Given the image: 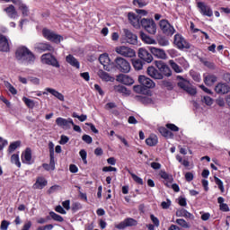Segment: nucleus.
<instances>
[{"label":"nucleus","instance_id":"60","mask_svg":"<svg viewBox=\"0 0 230 230\" xmlns=\"http://www.w3.org/2000/svg\"><path fill=\"white\" fill-rule=\"evenodd\" d=\"M8 226H10V222H8L6 220H3L2 223H1L0 229L8 230Z\"/></svg>","mask_w":230,"mask_h":230},{"label":"nucleus","instance_id":"62","mask_svg":"<svg viewBox=\"0 0 230 230\" xmlns=\"http://www.w3.org/2000/svg\"><path fill=\"white\" fill-rule=\"evenodd\" d=\"M190 75L195 82H200V74L192 72V73H190Z\"/></svg>","mask_w":230,"mask_h":230},{"label":"nucleus","instance_id":"2","mask_svg":"<svg viewBox=\"0 0 230 230\" xmlns=\"http://www.w3.org/2000/svg\"><path fill=\"white\" fill-rule=\"evenodd\" d=\"M140 26H142L147 33H150V35H155V33H157V25L154 19L143 18L140 20Z\"/></svg>","mask_w":230,"mask_h":230},{"label":"nucleus","instance_id":"15","mask_svg":"<svg viewBox=\"0 0 230 230\" xmlns=\"http://www.w3.org/2000/svg\"><path fill=\"white\" fill-rule=\"evenodd\" d=\"M138 82L142 86L146 87V89H154V87H155V83L152 81V79L145 75H140L138 77Z\"/></svg>","mask_w":230,"mask_h":230},{"label":"nucleus","instance_id":"50","mask_svg":"<svg viewBox=\"0 0 230 230\" xmlns=\"http://www.w3.org/2000/svg\"><path fill=\"white\" fill-rule=\"evenodd\" d=\"M158 44L160 46H170V41L166 38L161 37L158 39Z\"/></svg>","mask_w":230,"mask_h":230},{"label":"nucleus","instance_id":"44","mask_svg":"<svg viewBox=\"0 0 230 230\" xmlns=\"http://www.w3.org/2000/svg\"><path fill=\"white\" fill-rule=\"evenodd\" d=\"M17 4H20V10L22 11V15L24 17H28V13H29L28 6H26V4H21V0H20V3H17Z\"/></svg>","mask_w":230,"mask_h":230},{"label":"nucleus","instance_id":"59","mask_svg":"<svg viewBox=\"0 0 230 230\" xmlns=\"http://www.w3.org/2000/svg\"><path fill=\"white\" fill-rule=\"evenodd\" d=\"M219 209H220V211H224L225 213H227L230 211L229 206H227V204H226V203L219 205Z\"/></svg>","mask_w":230,"mask_h":230},{"label":"nucleus","instance_id":"37","mask_svg":"<svg viewBox=\"0 0 230 230\" xmlns=\"http://www.w3.org/2000/svg\"><path fill=\"white\" fill-rule=\"evenodd\" d=\"M157 141L158 140L156 136L149 137L146 139V143L148 145V146H155V145H157Z\"/></svg>","mask_w":230,"mask_h":230},{"label":"nucleus","instance_id":"19","mask_svg":"<svg viewBox=\"0 0 230 230\" xmlns=\"http://www.w3.org/2000/svg\"><path fill=\"white\" fill-rule=\"evenodd\" d=\"M149 50L151 51L152 55H154L157 58H161L162 60H166L167 56H166V52H164V49H157L155 47H149Z\"/></svg>","mask_w":230,"mask_h":230},{"label":"nucleus","instance_id":"30","mask_svg":"<svg viewBox=\"0 0 230 230\" xmlns=\"http://www.w3.org/2000/svg\"><path fill=\"white\" fill-rule=\"evenodd\" d=\"M45 91H47V93H49L50 94H52V96H54L55 98H57L60 102H64V100H65L64 99V94H62L58 91H57L53 88H46Z\"/></svg>","mask_w":230,"mask_h":230},{"label":"nucleus","instance_id":"39","mask_svg":"<svg viewBox=\"0 0 230 230\" xmlns=\"http://www.w3.org/2000/svg\"><path fill=\"white\" fill-rule=\"evenodd\" d=\"M11 163L15 164L18 168H21V161L19 160V155L13 154L11 156Z\"/></svg>","mask_w":230,"mask_h":230},{"label":"nucleus","instance_id":"27","mask_svg":"<svg viewBox=\"0 0 230 230\" xmlns=\"http://www.w3.org/2000/svg\"><path fill=\"white\" fill-rule=\"evenodd\" d=\"M176 217H184V218H189V220H193L195 218V216H193V214L190 213L184 208H178L176 210Z\"/></svg>","mask_w":230,"mask_h":230},{"label":"nucleus","instance_id":"10","mask_svg":"<svg viewBox=\"0 0 230 230\" xmlns=\"http://www.w3.org/2000/svg\"><path fill=\"white\" fill-rule=\"evenodd\" d=\"M178 86L188 93V94H190V96H195L197 94V89L193 88V86H191V84L187 80L182 79L178 83Z\"/></svg>","mask_w":230,"mask_h":230},{"label":"nucleus","instance_id":"46","mask_svg":"<svg viewBox=\"0 0 230 230\" xmlns=\"http://www.w3.org/2000/svg\"><path fill=\"white\" fill-rule=\"evenodd\" d=\"M4 85L8 89L9 93H11V94H13V95L17 94V89H15V87H13L12 84L5 82Z\"/></svg>","mask_w":230,"mask_h":230},{"label":"nucleus","instance_id":"38","mask_svg":"<svg viewBox=\"0 0 230 230\" xmlns=\"http://www.w3.org/2000/svg\"><path fill=\"white\" fill-rule=\"evenodd\" d=\"M132 64L136 71H141V69H143V61H141V59H135Z\"/></svg>","mask_w":230,"mask_h":230},{"label":"nucleus","instance_id":"14","mask_svg":"<svg viewBox=\"0 0 230 230\" xmlns=\"http://www.w3.org/2000/svg\"><path fill=\"white\" fill-rule=\"evenodd\" d=\"M138 57L141 58V60H144V62H147V64H150L154 60V57H152V54L146 50V49H138Z\"/></svg>","mask_w":230,"mask_h":230},{"label":"nucleus","instance_id":"9","mask_svg":"<svg viewBox=\"0 0 230 230\" xmlns=\"http://www.w3.org/2000/svg\"><path fill=\"white\" fill-rule=\"evenodd\" d=\"M174 44L178 49H190V43L181 34L174 35Z\"/></svg>","mask_w":230,"mask_h":230},{"label":"nucleus","instance_id":"41","mask_svg":"<svg viewBox=\"0 0 230 230\" xmlns=\"http://www.w3.org/2000/svg\"><path fill=\"white\" fill-rule=\"evenodd\" d=\"M99 76L100 78H102V80H104L105 82H111L112 80V77L110 76L107 72L100 71Z\"/></svg>","mask_w":230,"mask_h":230},{"label":"nucleus","instance_id":"63","mask_svg":"<svg viewBox=\"0 0 230 230\" xmlns=\"http://www.w3.org/2000/svg\"><path fill=\"white\" fill-rule=\"evenodd\" d=\"M204 66L206 67H208V69H215V63L210 62V61H203Z\"/></svg>","mask_w":230,"mask_h":230},{"label":"nucleus","instance_id":"57","mask_svg":"<svg viewBox=\"0 0 230 230\" xmlns=\"http://www.w3.org/2000/svg\"><path fill=\"white\" fill-rule=\"evenodd\" d=\"M66 143H69V137H67L66 135H62L61 138L59 140V144L60 145H66Z\"/></svg>","mask_w":230,"mask_h":230},{"label":"nucleus","instance_id":"23","mask_svg":"<svg viewBox=\"0 0 230 230\" xmlns=\"http://www.w3.org/2000/svg\"><path fill=\"white\" fill-rule=\"evenodd\" d=\"M0 51H3L4 53H8V51H10L8 39L3 35H0Z\"/></svg>","mask_w":230,"mask_h":230},{"label":"nucleus","instance_id":"17","mask_svg":"<svg viewBox=\"0 0 230 230\" xmlns=\"http://www.w3.org/2000/svg\"><path fill=\"white\" fill-rule=\"evenodd\" d=\"M34 49L36 51H39V53H44V51H55V48H53L49 43H36L34 45Z\"/></svg>","mask_w":230,"mask_h":230},{"label":"nucleus","instance_id":"16","mask_svg":"<svg viewBox=\"0 0 230 230\" xmlns=\"http://www.w3.org/2000/svg\"><path fill=\"white\" fill-rule=\"evenodd\" d=\"M128 19L130 24H132L134 28H137V29L141 28V22H140L141 16L137 15L134 13H129L128 14Z\"/></svg>","mask_w":230,"mask_h":230},{"label":"nucleus","instance_id":"56","mask_svg":"<svg viewBox=\"0 0 230 230\" xmlns=\"http://www.w3.org/2000/svg\"><path fill=\"white\" fill-rule=\"evenodd\" d=\"M161 206L163 209H168L170 206H172V201L169 199H167V201H163L161 203Z\"/></svg>","mask_w":230,"mask_h":230},{"label":"nucleus","instance_id":"35","mask_svg":"<svg viewBox=\"0 0 230 230\" xmlns=\"http://www.w3.org/2000/svg\"><path fill=\"white\" fill-rule=\"evenodd\" d=\"M169 65L171 66L172 69H173L176 73H182V67H181L175 61L172 59L169 60Z\"/></svg>","mask_w":230,"mask_h":230},{"label":"nucleus","instance_id":"21","mask_svg":"<svg viewBox=\"0 0 230 230\" xmlns=\"http://www.w3.org/2000/svg\"><path fill=\"white\" fill-rule=\"evenodd\" d=\"M117 82H119V84H123L124 85H132V84H134V79L127 75L120 74L117 75Z\"/></svg>","mask_w":230,"mask_h":230},{"label":"nucleus","instance_id":"40","mask_svg":"<svg viewBox=\"0 0 230 230\" xmlns=\"http://www.w3.org/2000/svg\"><path fill=\"white\" fill-rule=\"evenodd\" d=\"M22 102L27 105L29 109H33L35 107V102L27 97H22Z\"/></svg>","mask_w":230,"mask_h":230},{"label":"nucleus","instance_id":"29","mask_svg":"<svg viewBox=\"0 0 230 230\" xmlns=\"http://www.w3.org/2000/svg\"><path fill=\"white\" fill-rule=\"evenodd\" d=\"M113 91H115V93H119V94H122L123 96H128L130 94V91L121 84L115 85L113 87Z\"/></svg>","mask_w":230,"mask_h":230},{"label":"nucleus","instance_id":"42","mask_svg":"<svg viewBox=\"0 0 230 230\" xmlns=\"http://www.w3.org/2000/svg\"><path fill=\"white\" fill-rule=\"evenodd\" d=\"M49 215L52 218V220H55L56 222H64V217L62 216L51 211L49 212Z\"/></svg>","mask_w":230,"mask_h":230},{"label":"nucleus","instance_id":"64","mask_svg":"<svg viewBox=\"0 0 230 230\" xmlns=\"http://www.w3.org/2000/svg\"><path fill=\"white\" fill-rule=\"evenodd\" d=\"M102 172H118V169L112 166H105L102 168Z\"/></svg>","mask_w":230,"mask_h":230},{"label":"nucleus","instance_id":"48","mask_svg":"<svg viewBox=\"0 0 230 230\" xmlns=\"http://www.w3.org/2000/svg\"><path fill=\"white\" fill-rule=\"evenodd\" d=\"M134 6H138V8H144V6H146V2L143 0H133Z\"/></svg>","mask_w":230,"mask_h":230},{"label":"nucleus","instance_id":"8","mask_svg":"<svg viewBox=\"0 0 230 230\" xmlns=\"http://www.w3.org/2000/svg\"><path fill=\"white\" fill-rule=\"evenodd\" d=\"M159 26L163 33H164V35H167L168 37H172V35L175 33V28H173V26H172V24H170V22H168V21L166 20H161Z\"/></svg>","mask_w":230,"mask_h":230},{"label":"nucleus","instance_id":"18","mask_svg":"<svg viewBox=\"0 0 230 230\" xmlns=\"http://www.w3.org/2000/svg\"><path fill=\"white\" fill-rule=\"evenodd\" d=\"M124 35H125V40L128 42V44H137V36L132 31H130L128 29H124Z\"/></svg>","mask_w":230,"mask_h":230},{"label":"nucleus","instance_id":"1","mask_svg":"<svg viewBox=\"0 0 230 230\" xmlns=\"http://www.w3.org/2000/svg\"><path fill=\"white\" fill-rule=\"evenodd\" d=\"M15 58L20 64H24L25 66H33L36 60L35 54H33L26 46H20L17 48Z\"/></svg>","mask_w":230,"mask_h":230},{"label":"nucleus","instance_id":"47","mask_svg":"<svg viewBox=\"0 0 230 230\" xmlns=\"http://www.w3.org/2000/svg\"><path fill=\"white\" fill-rule=\"evenodd\" d=\"M162 86L167 91H172V89H173V84L170 81H162Z\"/></svg>","mask_w":230,"mask_h":230},{"label":"nucleus","instance_id":"20","mask_svg":"<svg viewBox=\"0 0 230 230\" xmlns=\"http://www.w3.org/2000/svg\"><path fill=\"white\" fill-rule=\"evenodd\" d=\"M147 75L154 78L155 80H163L164 76L159 70L155 69L154 66L147 67Z\"/></svg>","mask_w":230,"mask_h":230},{"label":"nucleus","instance_id":"58","mask_svg":"<svg viewBox=\"0 0 230 230\" xmlns=\"http://www.w3.org/2000/svg\"><path fill=\"white\" fill-rule=\"evenodd\" d=\"M166 127L172 132H179V127H177L175 124H167Z\"/></svg>","mask_w":230,"mask_h":230},{"label":"nucleus","instance_id":"11","mask_svg":"<svg viewBox=\"0 0 230 230\" xmlns=\"http://www.w3.org/2000/svg\"><path fill=\"white\" fill-rule=\"evenodd\" d=\"M56 124L61 128L69 130V128H71V125H75V122L73 121V119H64L62 117H58L56 119Z\"/></svg>","mask_w":230,"mask_h":230},{"label":"nucleus","instance_id":"28","mask_svg":"<svg viewBox=\"0 0 230 230\" xmlns=\"http://www.w3.org/2000/svg\"><path fill=\"white\" fill-rule=\"evenodd\" d=\"M99 61L103 66L105 71H111V68L109 67V66H107L111 62V59L109 58V56H107L105 54H102L99 57Z\"/></svg>","mask_w":230,"mask_h":230},{"label":"nucleus","instance_id":"55","mask_svg":"<svg viewBox=\"0 0 230 230\" xmlns=\"http://www.w3.org/2000/svg\"><path fill=\"white\" fill-rule=\"evenodd\" d=\"M203 103H206V105L211 106L213 103V100L209 96H204L202 99Z\"/></svg>","mask_w":230,"mask_h":230},{"label":"nucleus","instance_id":"6","mask_svg":"<svg viewBox=\"0 0 230 230\" xmlns=\"http://www.w3.org/2000/svg\"><path fill=\"white\" fill-rule=\"evenodd\" d=\"M155 65L164 77L166 76L169 78V76H172V69H170V66H168L166 63L161 60H156L155 61Z\"/></svg>","mask_w":230,"mask_h":230},{"label":"nucleus","instance_id":"49","mask_svg":"<svg viewBox=\"0 0 230 230\" xmlns=\"http://www.w3.org/2000/svg\"><path fill=\"white\" fill-rule=\"evenodd\" d=\"M79 155H80L81 159H83V163L84 164H87V151H85L84 149L81 150L79 152Z\"/></svg>","mask_w":230,"mask_h":230},{"label":"nucleus","instance_id":"26","mask_svg":"<svg viewBox=\"0 0 230 230\" xmlns=\"http://www.w3.org/2000/svg\"><path fill=\"white\" fill-rule=\"evenodd\" d=\"M66 61L67 62V64L72 66V67H75V69H80V62L78 61V59H76V58H75V56L71 54L66 56Z\"/></svg>","mask_w":230,"mask_h":230},{"label":"nucleus","instance_id":"51","mask_svg":"<svg viewBox=\"0 0 230 230\" xmlns=\"http://www.w3.org/2000/svg\"><path fill=\"white\" fill-rule=\"evenodd\" d=\"M159 132L160 134H162V136H164V137H168V136H170L171 132L170 130H168V128H159Z\"/></svg>","mask_w":230,"mask_h":230},{"label":"nucleus","instance_id":"4","mask_svg":"<svg viewBox=\"0 0 230 230\" xmlns=\"http://www.w3.org/2000/svg\"><path fill=\"white\" fill-rule=\"evenodd\" d=\"M40 58L42 64L52 66V67H60V63H58L57 58H55V56H53L51 53L43 54Z\"/></svg>","mask_w":230,"mask_h":230},{"label":"nucleus","instance_id":"52","mask_svg":"<svg viewBox=\"0 0 230 230\" xmlns=\"http://www.w3.org/2000/svg\"><path fill=\"white\" fill-rule=\"evenodd\" d=\"M133 181H135V182H137V184H141L143 185V179H141L139 176L134 174V173H130Z\"/></svg>","mask_w":230,"mask_h":230},{"label":"nucleus","instance_id":"13","mask_svg":"<svg viewBox=\"0 0 230 230\" xmlns=\"http://www.w3.org/2000/svg\"><path fill=\"white\" fill-rule=\"evenodd\" d=\"M198 8L202 15L206 17H213V10H211L209 5L204 4L203 2H199Z\"/></svg>","mask_w":230,"mask_h":230},{"label":"nucleus","instance_id":"43","mask_svg":"<svg viewBox=\"0 0 230 230\" xmlns=\"http://www.w3.org/2000/svg\"><path fill=\"white\" fill-rule=\"evenodd\" d=\"M214 181H215L217 186L218 187V189L220 190L221 193H224L225 189H224V182L222 181V180H220L218 177L215 176Z\"/></svg>","mask_w":230,"mask_h":230},{"label":"nucleus","instance_id":"25","mask_svg":"<svg viewBox=\"0 0 230 230\" xmlns=\"http://www.w3.org/2000/svg\"><path fill=\"white\" fill-rule=\"evenodd\" d=\"M22 163L31 164V149L30 147L26 148L22 154Z\"/></svg>","mask_w":230,"mask_h":230},{"label":"nucleus","instance_id":"31","mask_svg":"<svg viewBox=\"0 0 230 230\" xmlns=\"http://www.w3.org/2000/svg\"><path fill=\"white\" fill-rule=\"evenodd\" d=\"M217 78L215 75H204V83L206 85H213Z\"/></svg>","mask_w":230,"mask_h":230},{"label":"nucleus","instance_id":"54","mask_svg":"<svg viewBox=\"0 0 230 230\" xmlns=\"http://www.w3.org/2000/svg\"><path fill=\"white\" fill-rule=\"evenodd\" d=\"M178 204H179V206H181L182 208H186V206H188V203L186 202V198L180 197L178 199Z\"/></svg>","mask_w":230,"mask_h":230},{"label":"nucleus","instance_id":"22","mask_svg":"<svg viewBox=\"0 0 230 230\" xmlns=\"http://www.w3.org/2000/svg\"><path fill=\"white\" fill-rule=\"evenodd\" d=\"M215 91L217 94H227L230 93V86L227 84L219 83L215 87Z\"/></svg>","mask_w":230,"mask_h":230},{"label":"nucleus","instance_id":"45","mask_svg":"<svg viewBox=\"0 0 230 230\" xmlns=\"http://www.w3.org/2000/svg\"><path fill=\"white\" fill-rule=\"evenodd\" d=\"M176 224L181 227H184V229H190V223L186 222L184 219H176Z\"/></svg>","mask_w":230,"mask_h":230},{"label":"nucleus","instance_id":"61","mask_svg":"<svg viewBox=\"0 0 230 230\" xmlns=\"http://www.w3.org/2000/svg\"><path fill=\"white\" fill-rule=\"evenodd\" d=\"M55 211H57V213H60L61 215H66L67 213L60 205L56 207Z\"/></svg>","mask_w":230,"mask_h":230},{"label":"nucleus","instance_id":"53","mask_svg":"<svg viewBox=\"0 0 230 230\" xmlns=\"http://www.w3.org/2000/svg\"><path fill=\"white\" fill-rule=\"evenodd\" d=\"M82 139L84 143H87V145H91V143H93V137L89 135H83Z\"/></svg>","mask_w":230,"mask_h":230},{"label":"nucleus","instance_id":"7","mask_svg":"<svg viewBox=\"0 0 230 230\" xmlns=\"http://www.w3.org/2000/svg\"><path fill=\"white\" fill-rule=\"evenodd\" d=\"M115 51L118 55H121V57H126L127 58H133V57H136V51L126 46L117 47Z\"/></svg>","mask_w":230,"mask_h":230},{"label":"nucleus","instance_id":"32","mask_svg":"<svg viewBox=\"0 0 230 230\" xmlns=\"http://www.w3.org/2000/svg\"><path fill=\"white\" fill-rule=\"evenodd\" d=\"M42 166L45 170H47V172H49L50 170H55V156H53V155H50L49 164H43Z\"/></svg>","mask_w":230,"mask_h":230},{"label":"nucleus","instance_id":"5","mask_svg":"<svg viewBox=\"0 0 230 230\" xmlns=\"http://www.w3.org/2000/svg\"><path fill=\"white\" fill-rule=\"evenodd\" d=\"M43 37L47 39V40H50V42H55V44H60L62 40V37L52 31L48 29H43L42 31Z\"/></svg>","mask_w":230,"mask_h":230},{"label":"nucleus","instance_id":"34","mask_svg":"<svg viewBox=\"0 0 230 230\" xmlns=\"http://www.w3.org/2000/svg\"><path fill=\"white\" fill-rule=\"evenodd\" d=\"M140 37L146 44H155V40L152 39L150 36L145 34V32H140Z\"/></svg>","mask_w":230,"mask_h":230},{"label":"nucleus","instance_id":"3","mask_svg":"<svg viewBox=\"0 0 230 230\" xmlns=\"http://www.w3.org/2000/svg\"><path fill=\"white\" fill-rule=\"evenodd\" d=\"M114 66L120 73H130V69H131L130 63L127 61V59L121 57H117L115 58Z\"/></svg>","mask_w":230,"mask_h":230},{"label":"nucleus","instance_id":"36","mask_svg":"<svg viewBox=\"0 0 230 230\" xmlns=\"http://www.w3.org/2000/svg\"><path fill=\"white\" fill-rule=\"evenodd\" d=\"M19 146H21V141H15V142L11 143L8 147L9 154L15 152V150H17V148H19Z\"/></svg>","mask_w":230,"mask_h":230},{"label":"nucleus","instance_id":"12","mask_svg":"<svg viewBox=\"0 0 230 230\" xmlns=\"http://www.w3.org/2000/svg\"><path fill=\"white\" fill-rule=\"evenodd\" d=\"M134 226H137V221L134 218L128 217L116 225L115 227L116 229H125L127 227H134Z\"/></svg>","mask_w":230,"mask_h":230},{"label":"nucleus","instance_id":"33","mask_svg":"<svg viewBox=\"0 0 230 230\" xmlns=\"http://www.w3.org/2000/svg\"><path fill=\"white\" fill-rule=\"evenodd\" d=\"M4 12H6L11 19H15V17H17V11H15V7L13 5H10L9 7L5 8Z\"/></svg>","mask_w":230,"mask_h":230},{"label":"nucleus","instance_id":"24","mask_svg":"<svg viewBox=\"0 0 230 230\" xmlns=\"http://www.w3.org/2000/svg\"><path fill=\"white\" fill-rule=\"evenodd\" d=\"M46 186H48V180L44 177H38L33 184L34 190H43Z\"/></svg>","mask_w":230,"mask_h":230}]
</instances>
